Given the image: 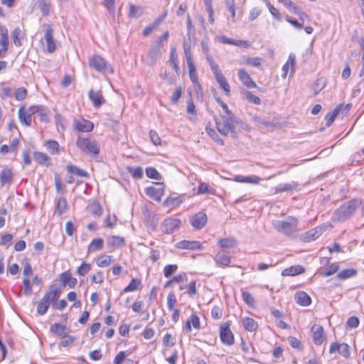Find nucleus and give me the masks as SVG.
Instances as JSON below:
<instances>
[{
	"label": "nucleus",
	"mask_w": 364,
	"mask_h": 364,
	"mask_svg": "<svg viewBox=\"0 0 364 364\" xmlns=\"http://www.w3.org/2000/svg\"><path fill=\"white\" fill-rule=\"evenodd\" d=\"M237 122V119L232 112L220 114V119L216 121V126L218 132L224 135L230 134L232 137L237 138V134L235 131V124Z\"/></svg>",
	"instance_id": "f257e3e1"
},
{
	"label": "nucleus",
	"mask_w": 364,
	"mask_h": 364,
	"mask_svg": "<svg viewBox=\"0 0 364 364\" xmlns=\"http://www.w3.org/2000/svg\"><path fill=\"white\" fill-rule=\"evenodd\" d=\"M60 294L61 289L60 288L57 287L55 284L51 285L48 291L38 302L37 313L41 316L46 314L50 305H55V302L60 297Z\"/></svg>",
	"instance_id": "f03ea898"
},
{
	"label": "nucleus",
	"mask_w": 364,
	"mask_h": 364,
	"mask_svg": "<svg viewBox=\"0 0 364 364\" xmlns=\"http://www.w3.org/2000/svg\"><path fill=\"white\" fill-rule=\"evenodd\" d=\"M361 204L360 199H352L336 209L333 215L334 221L343 222L349 218L355 212V210Z\"/></svg>",
	"instance_id": "7ed1b4c3"
},
{
	"label": "nucleus",
	"mask_w": 364,
	"mask_h": 364,
	"mask_svg": "<svg viewBox=\"0 0 364 364\" xmlns=\"http://www.w3.org/2000/svg\"><path fill=\"white\" fill-rule=\"evenodd\" d=\"M169 37L168 31H166L151 44L146 55V64L152 66L161 57V49L164 47L163 42L167 41Z\"/></svg>",
	"instance_id": "20e7f679"
},
{
	"label": "nucleus",
	"mask_w": 364,
	"mask_h": 364,
	"mask_svg": "<svg viewBox=\"0 0 364 364\" xmlns=\"http://www.w3.org/2000/svg\"><path fill=\"white\" fill-rule=\"evenodd\" d=\"M299 220L295 217H288L286 220H277L274 223V228L287 236L291 235L297 228Z\"/></svg>",
	"instance_id": "39448f33"
},
{
	"label": "nucleus",
	"mask_w": 364,
	"mask_h": 364,
	"mask_svg": "<svg viewBox=\"0 0 364 364\" xmlns=\"http://www.w3.org/2000/svg\"><path fill=\"white\" fill-rule=\"evenodd\" d=\"M76 146L89 155H97L100 153V146L95 139L79 136L76 141Z\"/></svg>",
	"instance_id": "423d86ee"
},
{
	"label": "nucleus",
	"mask_w": 364,
	"mask_h": 364,
	"mask_svg": "<svg viewBox=\"0 0 364 364\" xmlns=\"http://www.w3.org/2000/svg\"><path fill=\"white\" fill-rule=\"evenodd\" d=\"M90 68L102 73H112L113 69L111 65L103 58L98 55H94L89 61Z\"/></svg>",
	"instance_id": "0eeeda50"
},
{
	"label": "nucleus",
	"mask_w": 364,
	"mask_h": 364,
	"mask_svg": "<svg viewBox=\"0 0 364 364\" xmlns=\"http://www.w3.org/2000/svg\"><path fill=\"white\" fill-rule=\"evenodd\" d=\"M220 338L221 342L228 346H232L235 343L234 335L230 328V323L225 322L220 326Z\"/></svg>",
	"instance_id": "6e6552de"
},
{
	"label": "nucleus",
	"mask_w": 364,
	"mask_h": 364,
	"mask_svg": "<svg viewBox=\"0 0 364 364\" xmlns=\"http://www.w3.org/2000/svg\"><path fill=\"white\" fill-rule=\"evenodd\" d=\"M181 220L178 218H166L161 225V231L166 234H172L179 230Z\"/></svg>",
	"instance_id": "1a4fd4ad"
},
{
	"label": "nucleus",
	"mask_w": 364,
	"mask_h": 364,
	"mask_svg": "<svg viewBox=\"0 0 364 364\" xmlns=\"http://www.w3.org/2000/svg\"><path fill=\"white\" fill-rule=\"evenodd\" d=\"M325 229L326 228L323 226L316 227L302 234L301 239L303 242H309L316 240L323 234Z\"/></svg>",
	"instance_id": "9d476101"
},
{
	"label": "nucleus",
	"mask_w": 364,
	"mask_h": 364,
	"mask_svg": "<svg viewBox=\"0 0 364 364\" xmlns=\"http://www.w3.org/2000/svg\"><path fill=\"white\" fill-rule=\"evenodd\" d=\"M73 126L76 130L80 132H91L94 128L92 122L80 117L74 119Z\"/></svg>",
	"instance_id": "9b49d317"
},
{
	"label": "nucleus",
	"mask_w": 364,
	"mask_h": 364,
	"mask_svg": "<svg viewBox=\"0 0 364 364\" xmlns=\"http://www.w3.org/2000/svg\"><path fill=\"white\" fill-rule=\"evenodd\" d=\"M207 220L208 218L206 214L199 212L191 217L190 222L194 228L200 230L205 225Z\"/></svg>",
	"instance_id": "f8f14e48"
},
{
	"label": "nucleus",
	"mask_w": 364,
	"mask_h": 364,
	"mask_svg": "<svg viewBox=\"0 0 364 364\" xmlns=\"http://www.w3.org/2000/svg\"><path fill=\"white\" fill-rule=\"evenodd\" d=\"M46 29L45 31V40L47 44V50L48 53H53L55 50V43L53 39V30L50 25H46Z\"/></svg>",
	"instance_id": "ddd939ff"
},
{
	"label": "nucleus",
	"mask_w": 364,
	"mask_h": 364,
	"mask_svg": "<svg viewBox=\"0 0 364 364\" xmlns=\"http://www.w3.org/2000/svg\"><path fill=\"white\" fill-rule=\"evenodd\" d=\"M88 97L95 108L100 107L106 102L105 99L102 95L101 91L95 92L92 89H91L88 92Z\"/></svg>",
	"instance_id": "4468645a"
},
{
	"label": "nucleus",
	"mask_w": 364,
	"mask_h": 364,
	"mask_svg": "<svg viewBox=\"0 0 364 364\" xmlns=\"http://www.w3.org/2000/svg\"><path fill=\"white\" fill-rule=\"evenodd\" d=\"M176 247L178 249H182V250H200L201 249V244L198 241H188V240H182L176 245Z\"/></svg>",
	"instance_id": "2eb2a0df"
},
{
	"label": "nucleus",
	"mask_w": 364,
	"mask_h": 364,
	"mask_svg": "<svg viewBox=\"0 0 364 364\" xmlns=\"http://www.w3.org/2000/svg\"><path fill=\"white\" fill-rule=\"evenodd\" d=\"M238 77L241 82L247 87L254 88L257 87L256 83L252 80L250 75L244 69L238 71Z\"/></svg>",
	"instance_id": "dca6fc26"
},
{
	"label": "nucleus",
	"mask_w": 364,
	"mask_h": 364,
	"mask_svg": "<svg viewBox=\"0 0 364 364\" xmlns=\"http://www.w3.org/2000/svg\"><path fill=\"white\" fill-rule=\"evenodd\" d=\"M311 331L314 343L317 346L322 344L324 341L323 326L314 325L312 326Z\"/></svg>",
	"instance_id": "f3484780"
},
{
	"label": "nucleus",
	"mask_w": 364,
	"mask_h": 364,
	"mask_svg": "<svg viewBox=\"0 0 364 364\" xmlns=\"http://www.w3.org/2000/svg\"><path fill=\"white\" fill-rule=\"evenodd\" d=\"M295 301L302 306H308L311 303L310 296L305 291H298L294 295Z\"/></svg>",
	"instance_id": "a211bd4d"
},
{
	"label": "nucleus",
	"mask_w": 364,
	"mask_h": 364,
	"mask_svg": "<svg viewBox=\"0 0 364 364\" xmlns=\"http://www.w3.org/2000/svg\"><path fill=\"white\" fill-rule=\"evenodd\" d=\"M215 262L223 267H228L230 265L231 259L228 252L225 251L218 252L215 258Z\"/></svg>",
	"instance_id": "6ab92c4d"
},
{
	"label": "nucleus",
	"mask_w": 364,
	"mask_h": 364,
	"mask_svg": "<svg viewBox=\"0 0 364 364\" xmlns=\"http://www.w3.org/2000/svg\"><path fill=\"white\" fill-rule=\"evenodd\" d=\"M50 331L53 334L62 338L68 333V328L63 324L55 323L50 326Z\"/></svg>",
	"instance_id": "aec40b11"
},
{
	"label": "nucleus",
	"mask_w": 364,
	"mask_h": 364,
	"mask_svg": "<svg viewBox=\"0 0 364 364\" xmlns=\"http://www.w3.org/2000/svg\"><path fill=\"white\" fill-rule=\"evenodd\" d=\"M193 326L196 329H200V318L196 314H192L190 318L186 321L185 329L186 332L190 333L192 331Z\"/></svg>",
	"instance_id": "412c9836"
},
{
	"label": "nucleus",
	"mask_w": 364,
	"mask_h": 364,
	"mask_svg": "<svg viewBox=\"0 0 364 364\" xmlns=\"http://www.w3.org/2000/svg\"><path fill=\"white\" fill-rule=\"evenodd\" d=\"M298 186V183L295 181L287 183H279L274 188V193H279L282 192L290 191L296 189Z\"/></svg>",
	"instance_id": "4be33fe9"
},
{
	"label": "nucleus",
	"mask_w": 364,
	"mask_h": 364,
	"mask_svg": "<svg viewBox=\"0 0 364 364\" xmlns=\"http://www.w3.org/2000/svg\"><path fill=\"white\" fill-rule=\"evenodd\" d=\"M305 272V269L301 265L291 266L290 267L284 269L282 274L283 276H296L304 273Z\"/></svg>",
	"instance_id": "5701e85b"
},
{
	"label": "nucleus",
	"mask_w": 364,
	"mask_h": 364,
	"mask_svg": "<svg viewBox=\"0 0 364 364\" xmlns=\"http://www.w3.org/2000/svg\"><path fill=\"white\" fill-rule=\"evenodd\" d=\"M215 80L218 83L220 88L223 90L227 96L230 95V86L223 75H218V77H215Z\"/></svg>",
	"instance_id": "b1692460"
},
{
	"label": "nucleus",
	"mask_w": 364,
	"mask_h": 364,
	"mask_svg": "<svg viewBox=\"0 0 364 364\" xmlns=\"http://www.w3.org/2000/svg\"><path fill=\"white\" fill-rule=\"evenodd\" d=\"M242 323L245 329L250 332L256 331L258 327L257 321L250 317H245L242 318Z\"/></svg>",
	"instance_id": "393cba45"
},
{
	"label": "nucleus",
	"mask_w": 364,
	"mask_h": 364,
	"mask_svg": "<svg viewBox=\"0 0 364 364\" xmlns=\"http://www.w3.org/2000/svg\"><path fill=\"white\" fill-rule=\"evenodd\" d=\"M33 158H34V160L39 164L47 165V166H48L50 164V163H49L50 158L48 157V156L46 154H45L43 152L34 151L33 152Z\"/></svg>",
	"instance_id": "a878e982"
},
{
	"label": "nucleus",
	"mask_w": 364,
	"mask_h": 364,
	"mask_svg": "<svg viewBox=\"0 0 364 364\" xmlns=\"http://www.w3.org/2000/svg\"><path fill=\"white\" fill-rule=\"evenodd\" d=\"M18 118L21 124L26 126H31L32 122V117L31 114H26L24 110V107H21L18 109Z\"/></svg>",
	"instance_id": "bb28decb"
},
{
	"label": "nucleus",
	"mask_w": 364,
	"mask_h": 364,
	"mask_svg": "<svg viewBox=\"0 0 364 364\" xmlns=\"http://www.w3.org/2000/svg\"><path fill=\"white\" fill-rule=\"evenodd\" d=\"M109 246L117 248L125 245V240L120 236H112L107 240Z\"/></svg>",
	"instance_id": "cd10ccee"
},
{
	"label": "nucleus",
	"mask_w": 364,
	"mask_h": 364,
	"mask_svg": "<svg viewBox=\"0 0 364 364\" xmlns=\"http://www.w3.org/2000/svg\"><path fill=\"white\" fill-rule=\"evenodd\" d=\"M66 169L69 173L77 176L89 178V174L86 171L81 169L75 165H68L67 166Z\"/></svg>",
	"instance_id": "c85d7f7f"
},
{
	"label": "nucleus",
	"mask_w": 364,
	"mask_h": 364,
	"mask_svg": "<svg viewBox=\"0 0 364 364\" xmlns=\"http://www.w3.org/2000/svg\"><path fill=\"white\" fill-rule=\"evenodd\" d=\"M50 0H38V7L41 10L42 15L44 16H47L50 14Z\"/></svg>",
	"instance_id": "c756f323"
},
{
	"label": "nucleus",
	"mask_w": 364,
	"mask_h": 364,
	"mask_svg": "<svg viewBox=\"0 0 364 364\" xmlns=\"http://www.w3.org/2000/svg\"><path fill=\"white\" fill-rule=\"evenodd\" d=\"M218 244L222 248H230L236 247L237 242L234 237H229L220 239L218 241Z\"/></svg>",
	"instance_id": "7c9ffc66"
},
{
	"label": "nucleus",
	"mask_w": 364,
	"mask_h": 364,
	"mask_svg": "<svg viewBox=\"0 0 364 364\" xmlns=\"http://www.w3.org/2000/svg\"><path fill=\"white\" fill-rule=\"evenodd\" d=\"M13 174L10 169L4 168L1 171L0 175V181L1 185L10 183L12 181Z\"/></svg>",
	"instance_id": "2f4dec72"
},
{
	"label": "nucleus",
	"mask_w": 364,
	"mask_h": 364,
	"mask_svg": "<svg viewBox=\"0 0 364 364\" xmlns=\"http://www.w3.org/2000/svg\"><path fill=\"white\" fill-rule=\"evenodd\" d=\"M235 181L237 182H240V183H248L257 184L260 181V178L257 176H237L235 178Z\"/></svg>",
	"instance_id": "473e14b6"
},
{
	"label": "nucleus",
	"mask_w": 364,
	"mask_h": 364,
	"mask_svg": "<svg viewBox=\"0 0 364 364\" xmlns=\"http://www.w3.org/2000/svg\"><path fill=\"white\" fill-rule=\"evenodd\" d=\"M357 271L355 269H346L339 272L337 277L340 279H347L355 277Z\"/></svg>",
	"instance_id": "72a5a7b5"
},
{
	"label": "nucleus",
	"mask_w": 364,
	"mask_h": 364,
	"mask_svg": "<svg viewBox=\"0 0 364 364\" xmlns=\"http://www.w3.org/2000/svg\"><path fill=\"white\" fill-rule=\"evenodd\" d=\"M104 241L102 238L94 239L88 246V252H95L103 248Z\"/></svg>",
	"instance_id": "f704fd0d"
},
{
	"label": "nucleus",
	"mask_w": 364,
	"mask_h": 364,
	"mask_svg": "<svg viewBox=\"0 0 364 364\" xmlns=\"http://www.w3.org/2000/svg\"><path fill=\"white\" fill-rule=\"evenodd\" d=\"M188 280L187 275L186 273L183 272L178 275L174 276L171 279L167 281L164 285L165 288H168L170 287L173 283L175 282H186Z\"/></svg>",
	"instance_id": "c9c22d12"
},
{
	"label": "nucleus",
	"mask_w": 364,
	"mask_h": 364,
	"mask_svg": "<svg viewBox=\"0 0 364 364\" xmlns=\"http://www.w3.org/2000/svg\"><path fill=\"white\" fill-rule=\"evenodd\" d=\"M206 60L208 62L211 70L214 74L215 78L218 77V75H223L220 70L219 69L218 65L213 60L210 55H207Z\"/></svg>",
	"instance_id": "e433bc0d"
},
{
	"label": "nucleus",
	"mask_w": 364,
	"mask_h": 364,
	"mask_svg": "<svg viewBox=\"0 0 364 364\" xmlns=\"http://www.w3.org/2000/svg\"><path fill=\"white\" fill-rule=\"evenodd\" d=\"M144 13L143 8L141 6H135L134 4H129V17L139 18Z\"/></svg>",
	"instance_id": "4c0bfd02"
},
{
	"label": "nucleus",
	"mask_w": 364,
	"mask_h": 364,
	"mask_svg": "<svg viewBox=\"0 0 364 364\" xmlns=\"http://www.w3.org/2000/svg\"><path fill=\"white\" fill-rule=\"evenodd\" d=\"M343 105H340L338 106L332 112H328L326 115V126L329 127L335 120V118L338 114L340 110L341 109Z\"/></svg>",
	"instance_id": "58836bf2"
},
{
	"label": "nucleus",
	"mask_w": 364,
	"mask_h": 364,
	"mask_svg": "<svg viewBox=\"0 0 364 364\" xmlns=\"http://www.w3.org/2000/svg\"><path fill=\"white\" fill-rule=\"evenodd\" d=\"M12 38L15 46L19 47L22 45L21 40L23 38V33L21 29L19 27H16L12 33Z\"/></svg>",
	"instance_id": "ea45409f"
},
{
	"label": "nucleus",
	"mask_w": 364,
	"mask_h": 364,
	"mask_svg": "<svg viewBox=\"0 0 364 364\" xmlns=\"http://www.w3.org/2000/svg\"><path fill=\"white\" fill-rule=\"evenodd\" d=\"M112 257L110 255H102L96 261L100 267H107L112 263Z\"/></svg>",
	"instance_id": "a19ab883"
},
{
	"label": "nucleus",
	"mask_w": 364,
	"mask_h": 364,
	"mask_svg": "<svg viewBox=\"0 0 364 364\" xmlns=\"http://www.w3.org/2000/svg\"><path fill=\"white\" fill-rule=\"evenodd\" d=\"M141 285V280L139 279L135 278L132 279L129 284L124 289V292H129L134 291L138 289L139 287Z\"/></svg>",
	"instance_id": "79ce46f5"
},
{
	"label": "nucleus",
	"mask_w": 364,
	"mask_h": 364,
	"mask_svg": "<svg viewBox=\"0 0 364 364\" xmlns=\"http://www.w3.org/2000/svg\"><path fill=\"white\" fill-rule=\"evenodd\" d=\"M46 146L47 149L50 151L52 154H58L59 152V144L54 140H48L46 143Z\"/></svg>",
	"instance_id": "37998d69"
},
{
	"label": "nucleus",
	"mask_w": 364,
	"mask_h": 364,
	"mask_svg": "<svg viewBox=\"0 0 364 364\" xmlns=\"http://www.w3.org/2000/svg\"><path fill=\"white\" fill-rule=\"evenodd\" d=\"M75 341V338L73 336L67 333L61 338L60 342L58 343L60 347H68L73 344Z\"/></svg>",
	"instance_id": "c03bdc74"
},
{
	"label": "nucleus",
	"mask_w": 364,
	"mask_h": 364,
	"mask_svg": "<svg viewBox=\"0 0 364 364\" xmlns=\"http://www.w3.org/2000/svg\"><path fill=\"white\" fill-rule=\"evenodd\" d=\"M226 8L231 14L232 21H235L236 6L234 0H225Z\"/></svg>",
	"instance_id": "a18cd8bd"
},
{
	"label": "nucleus",
	"mask_w": 364,
	"mask_h": 364,
	"mask_svg": "<svg viewBox=\"0 0 364 364\" xmlns=\"http://www.w3.org/2000/svg\"><path fill=\"white\" fill-rule=\"evenodd\" d=\"M67 209V201L63 197L58 199L56 204V210L59 215H61Z\"/></svg>",
	"instance_id": "49530a36"
},
{
	"label": "nucleus",
	"mask_w": 364,
	"mask_h": 364,
	"mask_svg": "<svg viewBox=\"0 0 364 364\" xmlns=\"http://www.w3.org/2000/svg\"><path fill=\"white\" fill-rule=\"evenodd\" d=\"M338 265L336 263H333L326 267L325 270L321 273L323 277H329L335 274L338 270Z\"/></svg>",
	"instance_id": "de8ad7c7"
},
{
	"label": "nucleus",
	"mask_w": 364,
	"mask_h": 364,
	"mask_svg": "<svg viewBox=\"0 0 364 364\" xmlns=\"http://www.w3.org/2000/svg\"><path fill=\"white\" fill-rule=\"evenodd\" d=\"M214 188H210L206 183H200L198 188V194H213Z\"/></svg>",
	"instance_id": "09e8293b"
},
{
	"label": "nucleus",
	"mask_w": 364,
	"mask_h": 364,
	"mask_svg": "<svg viewBox=\"0 0 364 364\" xmlns=\"http://www.w3.org/2000/svg\"><path fill=\"white\" fill-rule=\"evenodd\" d=\"M278 1L282 3L290 12L293 14H294L299 8L291 0H278Z\"/></svg>",
	"instance_id": "8fccbe9b"
},
{
	"label": "nucleus",
	"mask_w": 364,
	"mask_h": 364,
	"mask_svg": "<svg viewBox=\"0 0 364 364\" xmlns=\"http://www.w3.org/2000/svg\"><path fill=\"white\" fill-rule=\"evenodd\" d=\"M245 99L250 103H252L254 105H259L261 103V100L259 97L252 94V92L250 91H246L245 92Z\"/></svg>",
	"instance_id": "3c124183"
},
{
	"label": "nucleus",
	"mask_w": 364,
	"mask_h": 364,
	"mask_svg": "<svg viewBox=\"0 0 364 364\" xmlns=\"http://www.w3.org/2000/svg\"><path fill=\"white\" fill-rule=\"evenodd\" d=\"M91 270V264L87 262H82L77 269V274L80 276H85Z\"/></svg>",
	"instance_id": "603ef678"
},
{
	"label": "nucleus",
	"mask_w": 364,
	"mask_h": 364,
	"mask_svg": "<svg viewBox=\"0 0 364 364\" xmlns=\"http://www.w3.org/2000/svg\"><path fill=\"white\" fill-rule=\"evenodd\" d=\"M146 174L148 178L159 180L161 179V175L157 170L154 167H148L146 168Z\"/></svg>",
	"instance_id": "864d4df0"
},
{
	"label": "nucleus",
	"mask_w": 364,
	"mask_h": 364,
	"mask_svg": "<svg viewBox=\"0 0 364 364\" xmlns=\"http://www.w3.org/2000/svg\"><path fill=\"white\" fill-rule=\"evenodd\" d=\"M177 269L178 266L176 264H168L164 268V275L165 277L168 278L174 274Z\"/></svg>",
	"instance_id": "5fc2aeb1"
},
{
	"label": "nucleus",
	"mask_w": 364,
	"mask_h": 364,
	"mask_svg": "<svg viewBox=\"0 0 364 364\" xmlns=\"http://www.w3.org/2000/svg\"><path fill=\"white\" fill-rule=\"evenodd\" d=\"M176 304V295L173 291L168 293L167 296V306L169 311L174 310V306Z\"/></svg>",
	"instance_id": "6e6d98bb"
},
{
	"label": "nucleus",
	"mask_w": 364,
	"mask_h": 364,
	"mask_svg": "<svg viewBox=\"0 0 364 364\" xmlns=\"http://www.w3.org/2000/svg\"><path fill=\"white\" fill-rule=\"evenodd\" d=\"M23 291L26 296H29L32 293V286L28 278L26 277L23 280Z\"/></svg>",
	"instance_id": "4d7b16f0"
},
{
	"label": "nucleus",
	"mask_w": 364,
	"mask_h": 364,
	"mask_svg": "<svg viewBox=\"0 0 364 364\" xmlns=\"http://www.w3.org/2000/svg\"><path fill=\"white\" fill-rule=\"evenodd\" d=\"M0 45L3 47V50L6 51L8 49L9 44V36H8V30L0 33Z\"/></svg>",
	"instance_id": "13d9d810"
},
{
	"label": "nucleus",
	"mask_w": 364,
	"mask_h": 364,
	"mask_svg": "<svg viewBox=\"0 0 364 364\" xmlns=\"http://www.w3.org/2000/svg\"><path fill=\"white\" fill-rule=\"evenodd\" d=\"M27 96V90L24 87H18L15 92V98L18 101L23 100Z\"/></svg>",
	"instance_id": "bf43d9fd"
},
{
	"label": "nucleus",
	"mask_w": 364,
	"mask_h": 364,
	"mask_svg": "<svg viewBox=\"0 0 364 364\" xmlns=\"http://www.w3.org/2000/svg\"><path fill=\"white\" fill-rule=\"evenodd\" d=\"M242 297L243 301L249 306H253L255 304V299L252 294L248 291H243L242 293Z\"/></svg>",
	"instance_id": "052dcab7"
},
{
	"label": "nucleus",
	"mask_w": 364,
	"mask_h": 364,
	"mask_svg": "<svg viewBox=\"0 0 364 364\" xmlns=\"http://www.w3.org/2000/svg\"><path fill=\"white\" fill-rule=\"evenodd\" d=\"M338 353L342 356L348 358L350 355V346L345 343L339 344Z\"/></svg>",
	"instance_id": "680f3d73"
},
{
	"label": "nucleus",
	"mask_w": 364,
	"mask_h": 364,
	"mask_svg": "<svg viewBox=\"0 0 364 364\" xmlns=\"http://www.w3.org/2000/svg\"><path fill=\"white\" fill-rule=\"evenodd\" d=\"M184 53L186 58V62L188 65H194L192 60L191 47L187 46L186 43L183 44Z\"/></svg>",
	"instance_id": "e2e57ef3"
},
{
	"label": "nucleus",
	"mask_w": 364,
	"mask_h": 364,
	"mask_svg": "<svg viewBox=\"0 0 364 364\" xmlns=\"http://www.w3.org/2000/svg\"><path fill=\"white\" fill-rule=\"evenodd\" d=\"M71 277L72 276H71V273L70 271H65V272H63L60 275V281L61 282V285L63 287L67 286Z\"/></svg>",
	"instance_id": "0e129e2a"
},
{
	"label": "nucleus",
	"mask_w": 364,
	"mask_h": 364,
	"mask_svg": "<svg viewBox=\"0 0 364 364\" xmlns=\"http://www.w3.org/2000/svg\"><path fill=\"white\" fill-rule=\"evenodd\" d=\"M132 176L135 178H141L143 176V169L141 167H134L129 169Z\"/></svg>",
	"instance_id": "69168bd1"
},
{
	"label": "nucleus",
	"mask_w": 364,
	"mask_h": 364,
	"mask_svg": "<svg viewBox=\"0 0 364 364\" xmlns=\"http://www.w3.org/2000/svg\"><path fill=\"white\" fill-rule=\"evenodd\" d=\"M104 275L102 272L98 271L92 274V281L95 284H102L104 282Z\"/></svg>",
	"instance_id": "338daca9"
},
{
	"label": "nucleus",
	"mask_w": 364,
	"mask_h": 364,
	"mask_svg": "<svg viewBox=\"0 0 364 364\" xmlns=\"http://www.w3.org/2000/svg\"><path fill=\"white\" fill-rule=\"evenodd\" d=\"M359 319L356 316H351L348 318L346 322V326L349 328H357L359 326Z\"/></svg>",
	"instance_id": "774afa93"
}]
</instances>
